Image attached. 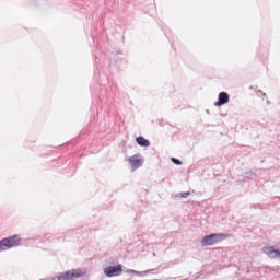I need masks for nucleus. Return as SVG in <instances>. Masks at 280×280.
<instances>
[{
  "mask_svg": "<svg viewBox=\"0 0 280 280\" xmlns=\"http://www.w3.org/2000/svg\"><path fill=\"white\" fill-rule=\"evenodd\" d=\"M228 237L229 235L223 233L209 234L201 240V246H215V244H220V242H223Z\"/></svg>",
  "mask_w": 280,
  "mask_h": 280,
  "instance_id": "f257e3e1",
  "label": "nucleus"
},
{
  "mask_svg": "<svg viewBox=\"0 0 280 280\" xmlns=\"http://www.w3.org/2000/svg\"><path fill=\"white\" fill-rule=\"evenodd\" d=\"M20 244H21V236L16 234H14L13 236L2 238L0 241V253H3V250H10V248H14Z\"/></svg>",
  "mask_w": 280,
  "mask_h": 280,
  "instance_id": "f03ea898",
  "label": "nucleus"
},
{
  "mask_svg": "<svg viewBox=\"0 0 280 280\" xmlns=\"http://www.w3.org/2000/svg\"><path fill=\"white\" fill-rule=\"evenodd\" d=\"M86 275L85 270L82 269H71L65 272H61L57 279L58 280H75V279H82Z\"/></svg>",
  "mask_w": 280,
  "mask_h": 280,
  "instance_id": "7ed1b4c3",
  "label": "nucleus"
},
{
  "mask_svg": "<svg viewBox=\"0 0 280 280\" xmlns=\"http://www.w3.org/2000/svg\"><path fill=\"white\" fill-rule=\"evenodd\" d=\"M122 272H124V266L121 264H118L117 266H108L104 269V275H106V277H109V278L121 277Z\"/></svg>",
  "mask_w": 280,
  "mask_h": 280,
  "instance_id": "20e7f679",
  "label": "nucleus"
},
{
  "mask_svg": "<svg viewBox=\"0 0 280 280\" xmlns=\"http://www.w3.org/2000/svg\"><path fill=\"white\" fill-rule=\"evenodd\" d=\"M229 100H230L229 93L220 92L218 102L214 103V106H224V104H229Z\"/></svg>",
  "mask_w": 280,
  "mask_h": 280,
  "instance_id": "39448f33",
  "label": "nucleus"
},
{
  "mask_svg": "<svg viewBox=\"0 0 280 280\" xmlns=\"http://www.w3.org/2000/svg\"><path fill=\"white\" fill-rule=\"evenodd\" d=\"M262 253L269 257V259H277V249L272 246L262 247Z\"/></svg>",
  "mask_w": 280,
  "mask_h": 280,
  "instance_id": "423d86ee",
  "label": "nucleus"
},
{
  "mask_svg": "<svg viewBox=\"0 0 280 280\" xmlns=\"http://www.w3.org/2000/svg\"><path fill=\"white\" fill-rule=\"evenodd\" d=\"M129 163H130L131 167H135V170L141 167V159H139V155L130 156Z\"/></svg>",
  "mask_w": 280,
  "mask_h": 280,
  "instance_id": "0eeeda50",
  "label": "nucleus"
},
{
  "mask_svg": "<svg viewBox=\"0 0 280 280\" xmlns=\"http://www.w3.org/2000/svg\"><path fill=\"white\" fill-rule=\"evenodd\" d=\"M136 142L138 143V145H140L141 148H150V140L145 139L142 136H139L138 138H136Z\"/></svg>",
  "mask_w": 280,
  "mask_h": 280,
  "instance_id": "6e6552de",
  "label": "nucleus"
},
{
  "mask_svg": "<svg viewBox=\"0 0 280 280\" xmlns=\"http://www.w3.org/2000/svg\"><path fill=\"white\" fill-rule=\"evenodd\" d=\"M245 178H249L250 180H255V178H257V174H255L254 172L249 171L245 173Z\"/></svg>",
  "mask_w": 280,
  "mask_h": 280,
  "instance_id": "1a4fd4ad",
  "label": "nucleus"
},
{
  "mask_svg": "<svg viewBox=\"0 0 280 280\" xmlns=\"http://www.w3.org/2000/svg\"><path fill=\"white\" fill-rule=\"evenodd\" d=\"M152 270H154V269H149L145 271H137V270L132 269V270H130V273L131 275H148V272H152Z\"/></svg>",
  "mask_w": 280,
  "mask_h": 280,
  "instance_id": "9d476101",
  "label": "nucleus"
},
{
  "mask_svg": "<svg viewBox=\"0 0 280 280\" xmlns=\"http://www.w3.org/2000/svg\"><path fill=\"white\" fill-rule=\"evenodd\" d=\"M171 161H172V163H174V165H183V161H180L176 158H172Z\"/></svg>",
  "mask_w": 280,
  "mask_h": 280,
  "instance_id": "9b49d317",
  "label": "nucleus"
},
{
  "mask_svg": "<svg viewBox=\"0 0 280 280\" xmlns=\"http://www.w3.org/2000/svg\"><path fill=\"white\" fill-rule=\"evenodd\" d=\"M189 196V191H185L180 194V198H187Z\"/></svg>",
  "mask_w": 280,
  "mask_h": 280,
  "instance_id": "f8f14e48",
  "label": "nucleus"
},
{
  "mask_svg": "<svg viewBox=\"0 0 280 280\" xmlns=\"http://www.w3.org/2000/svg\"><path fill=\"white\" fill-rule=\"evenodd\" d=\"M276 259H280V250L276 249Z\"/></svg>",
  "mask_w": 280,
  "mask_h": 280,
  "instance_id": "ddd939ff",
  "label": "nucleus"
},
{
  "mask_svg": "<svg viewBox=\"0 0 280 280\" xmlns=\"http://www.w3.org/2000/svg\"><path fill=\"white\" fill-rule=\"evenodd\" d=\"M254 209H261V205H259V203H258V205H255V206H254Z\"/></svg>",
  "mask_w": 280,
  "mask_h": 280,
  "instance_id": "4468645a",
  "label": "nucleus"
},
{
  "mask_svg": "<svg viewBox=\"0 0 280 280\" xmlns=\"http://www.w3.org/2000/svg\"><path fill=\"white\" fill-rule=\"evenodd\" d=\"M130 270H132V269H128L127 272L130 273V275H132V273L130 272Z\"/></svg>",
  "mask_w": 280,
  "mask_h": 280,
  "instance_id": "2eb2a0df",
  "label": "nucleus"
},
{
  "mask_svg": "<svg viewBox=\"0 0 280 280\" xmlns=\"http://www.w3.org/2000/svg\"><path fill=\"white\" fill-rule=\"evenodd\" d=\"M51 280H56V278H51Z\"/></svg>",
  "mask_w": 280,
  "mask_h": 280,
  "instance_id": "dca6fc26",
  "label": "nucleus"
}]
</instances>
